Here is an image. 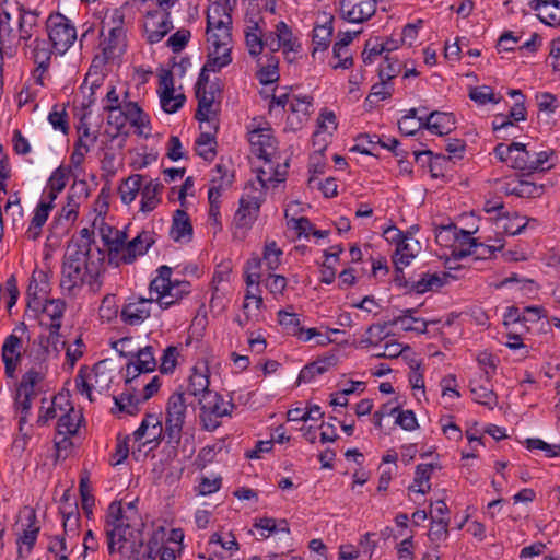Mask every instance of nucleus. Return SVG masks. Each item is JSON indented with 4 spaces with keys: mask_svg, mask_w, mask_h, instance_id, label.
<instances>
[{
    "mask_svg": "<svg viewBox=\"0 0 560 560\" xmlns=\"http://www.w3.org/2000/svg\"><path fill=\"white\" fill-rule=\"evenodd\" d=\"M432 525L430 532L428 534L429 538L432 541H439L443 538H446L448 535V520L443 517L436 518L435 516H431Z\"/></svg>",
    "mask_w": 560,
    "mask_h": 560,
    "instance_id": "obj_59",
    "label": "nucleus"
},
{
    "mask_svg": "<svg viewBox=\"0 0 560 560\" xmlns=\"http://www.w3.org/2000/svg\"><path fill=\"white\" fill-rule=\"evenodd\" d=\"M34 46L31 50V58L34 63L42 69V72H46L50 65L51 50L49 49L45 39H39L37 34L33 42Z\"/></svg>",
    "mask_w": 560,
    "mask_h": 560,
    "instance_id": "obj_34",
    "label": "nucleus"
},
{
    "mask_svg": "<svg viewBox=\"0 0 560 560\" xmlns=\"http://www.w3.org/2000/svg\"><path fill=\"white\" fill-rule=\"evenodd\" d=\"M261 199L257 196L246 195L240 200V208L237 209L234 221L238 228H248L257 219Z\"/></svg>",
    "mask_w": 560,
    "mask_h": 560,
    "instance_id": "obj_13",
    "label": "nucleus"
},
{
    "mask_svg": "<svg viewBox=\"0 0 560 560\" xmlns=\"http://www.w3.org/2000/svg\"><path fill=\"white\" fill-rule=\"evenodd\" d=\"M150 427L151 431L149 432V441H153L156 438H160L164 432V428L162 427L161 421L155 416L148 415L147 418L141 422L140 427L135 431V439L137 441L142 440L147 435Z\"/></svg>",
    "mask_w": 560,
    "mask_h": 560,
    "instance_id": "obj_37",
    "label": "nucleus"
},
{
    "mask_svg": "<svg viewBox=\"0 0 560 560\" xmlns=\"http://www.w3.org/2000/svg\"><path fill=\"white\" fill-rule=\"evenodd\" d=\"M100 232L109 255L120 254V249L124 247V242L127 238L126 233L106 224L101 228Z\"/></svg>",
    "mask_w": 560,
    "mask_h": 560,
    "instance_id": "obj_29",
    "label": "nucleus"
},
{
    "mask_svg": "<svg viewBox=\"0 0 560 560\" xmlns=\"http://www.w3.org/2000/svg\"><path fill=\"white\" fill-rule=\"evenodd\" d=\"M200 406V422L205 430L212 432L221 424L220 418L230 416L235 408L232 400L224 401L223 397L217 393H206L198 399Z\"/></svg>",
    "mask_w": 560,
    "mask_h": 560,
    "instance_id": "obj_2",
    "label": "nucleus"
},
{
    "mask_svg": "<svg viewBox=\"0 0 560 560\" xmlns=\"http://www.w3.org/2000/svg\"><path fill=\"white\" fill-rule=\"evenodd\" d=\"M125 30H117V27H109V35L101 45L103 49V61L114 59L120 55L125 47Z\"/></svg>",
    "mask_w": 560,
    "mask_h": 560,
    "instance_id": "obj_19",
    "label": "nucleus"
},
{
    "mask_svg": "<svg viewBox=\"0 0 560 560\" xmlns=\"http://www.w3.org/2000/svg\"><path fill=\"white\" fill-rule=\"evenodd\" d=\"M249 142L253 147V152L262 160H269L276 150V140L271 135L270 129H257L250 132Z\"/></svg>",
    "mask_w": 560,
    "mask_h": 560,
    "instance_id": "obj_14",
    "label": "nucleus"
},
{
    "mask_svg": "<svg viewBox=\"0 0 560 560\" xmlns=\"http://www.w3.org/2000/svg\"><path fill=\"white\" fill-rule=\"evenodd\" d=\"M290 110L293 115L296 116V121L294 117H288V124L293 129H299L302 126L303 120H307V117L311 115L312 107V98L311 97H296L293 96L290 101Z\"/></svg>",
    "mask_w": 560,
    "mask_h": 560,
    "instance_id": "obj_23",
    "label": "nucleus"
},
{
    "mask_svg": "<svg viewBox=\"0 0 560 560\" xmlns=\"http://www.w3.org/2000/svg\"><path fill=\"white\" fill-rule=\"evenodd\" d=\"M178 350L174 346H170L164 350L161 359L160 371L163 374L173 373L177 363Z\"/></svg>",
    "mask_w": 560,
    "mask_h": 560,
    "instance_id": "obj_63",
    "label": "nucleus"
},
{
    "mask_svg": "<svg viewBox=\"0 0 560 560\" xmlns=\"http://www.w3.org/2000/svg\"><path fill=\"white\" fill-rule=\"evenodd\" d=\"M448 277L446 272H443L442 276L438 273H423L421 279L411 282L410 291L422 294L431 290L440 289L446 283Z\"/></svg>",
    "mask_w": 560,
    "mask_h": 560,
    "instance_id": "obj_27",
    "label": "nucleus"
},
{
    "mask_svg": "<svg viewBox=\"0 0 560 560\" xmlns=\"http://www.w3.org/2000/svg\"><path fill=\"white\" fill-rule=\"evenodd\" d=\"M184 395L185 393L183 392H175L167 400L164 436L167 439L168 444L178 445L182 439L187 411Z\"/></svg>",
    "mask_w": 560,
    "mask_h": 560,
    "instance_id": "obj_3",
    "label": "nucleus"
},
{
    "mask_svg": "<svg viewBox=\"0 0 560 560\" xmlns=\"http://www.w3.org/2000/svg\"><path fill=\"white\" fill-rule=\"evenodd\" d=\"M190 31L186 28H180L170 36L167 39V46L171 47L173 52H180L190 39Z\"/></svg>",
    "mask_w": 560,
    "mask_h": 560,
    "instance_id": "obj_62",
    "label": "nucleus"
},
{
    "mask_svg": "<svg viewBox=\"0 0 560 560\" xmlns=\"http://www.w3.org/2000/svg\"><path fill=\"white\" fill-rule=\"evenodd\" d=\"M207 40L210 44L207 69H214L213 67H225L232 61L231 57V30H214L207 33Z\"/></svg>",
    "mask_w": 560,
    "mask_h": 560,
    "instance_id": "obj_5",
    "label": "nucleus"
},
{
    "mask_svg": "<svg viewBox=\"0 0 560 560\" xmlns=\"http://www.w3.org/2000/svg\"><path fill=\"white\" fill-rule=\"evenodd\" d=\"M358 143L352 148V151H359L362 154L373 155L375 145H380L381 138L377 135L362 133L357 137Z\"/></svg>",
    "mask_w": 560,
    "mask_h": 560,
    "instance_id": "obj_55",
    "label": "nucleus"
},
{
    "mask_svg": "<svg viewBox=\"0 0 560 560\" xmlns=\"http://www.w3.org/2000/svg\"><path fill=\"white\" fill-rule=\"evenodd\" d=\"M209 125H210V129H212L213 132L211 130L202 131L196 140V145H197L198 155H200L201 158H203L207 161H212L213 158L215 156L214 132L217 131L218 126L214 122L209 124Z\"/></svg>",
    "mask_w": 560,
    "mask_h": 560,
    "instance_id": "obj_28",
    "label": "nucleus"
},
{
    "mask_svg": "<svg viewBox=\"0 0 560 560\" xmlns=\"http://www.w3.org/2000/svg\"><path fill=\"white\" fill-rule=\"evenodd\" d=\"M48 37L52 48L65 54L77 39L73 23L61 13H51L46 21Z\"/></svg>",
    "mask_w": 560,
    "mask_h": 560,
    "instance_id": "obj_4",
    "label": "nucleus"
},
{
    "mask_svg": "<svg viewBox=\"0 0 560 560\" xmlns=\"http://www.w3.org/2000/svg\"><path fill=\"white\" fill-rule=\"evenodd\" d=\"M73 248H67L63 255L60 288L69 295H74L75 291L83 284H89L92 290L100 287L98 276L100 267L104 260L103 252L96 247L97 259L93 260L91 256H83L73 252Z\"/></svg>",
    "mask_w": 560,
    "mask_h": 560,
    "instance_id": "obj_1",
    "label": "nucleus"
},
{
    "mask_svg": "<svg viewBox=\"0 0 560 560\" xmlns=\"http://www.w3.org/2000/svg\"><path fill=\"white\" fill-rule=\"evenodd\" d=\"M245 42L250 56L257 57L261 54L264 49V39L261 33L258 32L257 23H254L252 27H247V31L245 32Z\"/></svg>",
    "mask_w": 560,
    "mask_h": 560,
    "instance_id": "obj_51",
    "label": "nucleus"
},
{
    "mask_svg": "<svg viewBox=\"0 0 560 560\" xmlns=\"http://www.w3.org/2000/svg\"><path fill=\"white\" fill-rule=\"evenodd\" d=\"M126 521H128V517L124 514L121 503L117 501L112 502L107 510L106 528H112Z\"/></svg>",
    "mask_w": 560,
    "mask_h": 560,
    "instance_id": "obj_61",
    "label": "nucleus"
},
{
    "mask_svg": "<svg viewBox=\"0 0 560 560\" xmlns=\"http://www.w3.org/2000/svg\"><path fill=\"white\" fill-rule=\"evenodd\" d=\"M407 241L408 236L396 247V250L393 255L394 264L409 265L410 260L416 257V252L419 247L418 241H415L413 244H410Z\"/></svg>",
    "mask_w": 560,
    "mask_h": 560,
    "instance_id": "obj_52",
    "label": "nucleus"
},
{
    "mask_svg": "<svg viewBox=\"0 0 560 560\" xmlns=\"http://www.w3.org/2000/svg\"><path fill=\"white\" fill-rule=\"evenodd\" d=\"M143 176L133 174L122 182L119 186V195L124 203H131L142 187Z\"/></svg>",
    "mask_w": 560,
    "mask_h": 560,
    "instance_id": "obj_35",
    "label": "nucleus"
},
{
    "mask_svg": "<svg viewBox=\"0 0 560 560\" xmlns=\"http://www.w3.org/2000/svg\"><path fill=\"white\" fill-rule=\"evenodd\" d=\"M196 97L198 100V108L195 114V118L200 121V124H213L215 114L212 112V105L214 103V94L212 91H207V89L195 92ZM202 128V125H200Z\"/></svg>",
    "mask_w": 560,
    "mask_h": 560,
    "instance_id": "obj_21",
    "label": "nucleus"
},
{
    "mask_svg": "<svg viewBox=\"0 0 560 560\" xmlns=\"http://www.w3.org/2000/svg\"><path fill=\"white\" fill-rule=\"evenodd\" d=\"M434 469L433 464H420L416 468V476L413 479V483L409 487V490L416 491L419 493H427L430 490V485L428 483L432 470Z\"/></svg>",
    "mask_w": 560,
    "mask_h": 560,
    "instance_id": "obj_40",
    "label": "nucleus"
},
{
    "mask_svg": "<svg viewBox=\"0 0 560 560\" xmlns=\"http://www.w3.org/2000/svg\"><path fill=\"white\" fill-rule=\"evenodd\" d=\"M276 35L282 44L283 54L296 51L300 47L298 39L293 36L291 28L281 21L276 25Z\"/></svg>",
    "mask_w": 560,
    "mask_h": 560,
    "instance_id": "obj_49",
    "label": "nucleus"
},
{
    "mask_svg": "<svg viewBox=\"0 0 560 560\" xmlns=\"http://www.w3.org/2000/svg\"><path fill=\"white\" fill-rule=\"evenodd\" d=\"M45 377V371L42 364L38 368H31L21 380V383L18 387L20 393H31L36 394L35 386L42 382Z\"/></svg>",
    "mask_w": 560,
    "mask_h": 560,
    "instance_id": "obj_44",
    "label": "nucleus"
},
{
    "mask_svg": "<svg viewBox=\"0 0 560 560\" xmlns=\"http://www.w3.org/2000/svg\"><path fill=\"white\" fill-rule=\"evenodd\" d=\"M170 235L175 242L183 240L190 241L192 236V225L185 210L177 209L174 212Z\"/></svg>",
    "mask_w": 560,
    "mask_h": 560,
    "instance_id": "obj_20",
    "label": "nucleus"
},
{
    "mask_svg": "<svg viewBox=\"0 0 560 560\" xmlns=\"http://www.w3.org/2000/svg\"><path fill=\"white\" fill-rule=\"evenodd\" d=\"M47 291L46 273L44 271H39L37 275L34 272L27 288V305L34 310L42 307L43 300H46Z\"/></svg>",
    "mask_w": 560,
    "mask_h": 560,
    "instance_id": "obj_15",
    "label": "nucleus"
},
{
    "mask_svg": "<svg viewBox=\"0 0 560 560\" xmlns=\"http://www.w3.org/2000/svg\"><path fill=\"white\" fill-rule=\"evenodd\" d=\"M278 322L288 335L298 337V335L304 332L301 320L295 313L281 310L278 312Z\"/></svg>",
    "mask_w": 560,
    "mask_h": 560,
    "instance_id": "obj_48",
    "label": "nucleus"
},
{
    "mask_svg": "<svg viewBox=\"0 0 560 560\" xmlns=\"http://www.w3.org/2000/svg\"><path fill=\"white\" fill-rule=\"evenodd\" d=\"M50 209V203H46L45 201L39 202L26 232L28 238L36 240L40 235L42 228L48 219V212Z\"/></svg>",
    "mask_w": 560,
    "mask_h": 560,
    "instance_id": "obj_39",
    "label": "nucleus"
},
{
    "mask_svg": "<svg viewBox=\"0 0 560 560\" xmlns=\"http://www.w3.org/2000/svg\"><path fill=\"white\" fill-rule=\"evenodd\" d=\"M502 189L506 195H514L520 198H537L545 191L542 184L532 179V174L526 173L508 179Z\"/></svg>",
    "mask_w": 560,
    "mask_h": 560,
    "instance_id": "obj_7",
    "label": "nucleus"
},
{
    "mask_svg": "<svg viewBox=\"0 0 560 560\" xmlns=\"http://www.w3.org/2000/svg\"><path fill=\"white\" fill-rule=\"evenodd\" d=\"M79 416L74 412L73 408L58 419L57 433L58 435H74L79 428Z\"/></svg>",
    "mask_w": 560,
    "mask_h": 560,
    "instance_id": "obj_53",
    "label": "nucleus"
},
{
    "mask_svg": "<svg viewBox=\"0 0 560 560\" xmlns=\"http://www.w3.org/2000/svg\"><path fill=\"white\" fill-rule=\"evenodd\" d=\"M209 384L208 375L194 369V372L189 376L187 393L199 399L206 395V393H212L209 390Z\"/></svg>",
    "mask_w": 560,
    "mask_h": 560,
    "instance_id": "obj_43",
    "label": "nucleus"
},
{
    "mask_svg": "<svg viewBox=\"0 0 560 560\" xmlns=\"http://www.w3.org/2000/svg\"><path fill=\"white\" fill-rule=\"evenodd\" d=\"M334 18L330 16L324 24L315 26L313 30V55L318 50H326L330 44L334 32Z\"/></svg>",
    "mask_w": 560,
    "mask_h": 560,
    "instance_id": "obj_31",
    "label": "nucleus"
},
{
    "mask_svg": "<svg viewBox=\"0 0 560 560\" xmlns=\"http://www.w3.org/2000/svg\"><path fill=\"white\" fill-rule=\"evenodd\" d=\"M469 97L474 102L485 105L487 103H499L500 98L495 97L492 88L488 85L475 86L469 91Z\"/></svg>",
    "mask_w": 560,
    "mask_h": 560,
    "instance_id": "obj_54",
    "label": "nucleus"
},
{
    "mask_svg": "<svg viewBox=\"0 0 560 560\" xmlns=\"http://www.w3.org/2000/svg\"><path fill=\"white\" fill-rule=\"evenodd\" d=\"M529 5L534 11L540 10L541 7L551 5L552 10L546 13V16L539 15V19L548 25L560 24V0H533Z\"/></svg>",
    "mask_w": 560,
    "mask_h": 560,
    "instance_id": "obj_41",
    "label": "nucleus"
},
{
    "mask_svg": "<svg viewBox=\"0 0 560 560\" xmlns=\"http://www.w3.org/2000/svg\"><path fill=\"white\" fill-rule=\"evenodd\" d=\"M470 392L475 396V400L488 407L489 409H493L498 404V397L493 389L487 385L478 384L476 381L470 382Z\"/></svg>",
    "mask_w": 560,
    "mask_h": 560,
    "instance_id": "obj_38",
    "label": "nucleus"
},
{
    "mask_svg": "<svg viewBox=\"0 0 560 560\" xmlns=\"http://www.w3.org/2000/svg\"><path fill=\"white\" fill-rule=\"evenodd\" d=\"M497 228L502 230L505 234L517 235L524 231L527 221L524 217L515 214L513 218H498Z\"/></svg>",
    "mask_w": 560,
    "mask_h": 560,
    "instance_id": "obj_50",
    "label": "nucleus"
},
{
    "mask_svg": "<svg viewBox=\"0 0 560 560\" xmlns=\"http://www.w3.org/2000/svg\"><path fill=\"white\" fill-rule=\"evenodd\" d=\"M36 396V394L31 393H20L16 390L15 404L18 409L20 410V424L26 422V417L30 413L32 407V399Z\"/></svg>",
    "mask_w": 560,
    "mask_h": 560,
    "instance_id": "obj_64",
    "label": "nucleus"
},
{
    "mask_svg": "<svg viewBox=\"0 0 560 560\" xmlns=\"http://www.w3.org/2000/svg\"><path fill=\"white\" fill-rule=\"evenodd\" d=\"M92 236L93 231L84 228L80 231L79 236L71 241L67 248H73V252H78L77 254L93 257L92 245L94 241Z\"/></svg>",
    "mask_w": 560,
    "mask_h": 560,
    "instance_id": "obj_45",
    "label": "nucleus"
},
{
    "mask_svg": "<svg viewBox=\"0 0 560 560\" xmlns=\"http://www.w3.org/2000/svg\"><path fill=\"white\" fill-rule=\"evenodd\" d=\"M136 530L131 527L128 521L119 523L118 525L106 528V536L108 539V551L114 553L115 551L124 552L126 544L132 541L136 544Z\"/></svg>",
    "mask_w": 560,
    "mask_h": 560,
    "instance_id": "obj_10",
    "label": "nucleus"
},
{
    "mask_svg": "<svg viewBox=\"0 0 560 560\" xmlns=\"http://www.w3.org/2000/svg\"><path fill=\"white\" fill-rule=\"evenodd\" d=\"M121 110L126 119L137 128H144L149 125V117L143 113L136 102L124 101Z\"/></svg>",
    "mask_w": 560,
    "mask_h": 560,
    "instance_id": "obj_36",
    "label": "nucleus"
},
{
    "mask_svg": "<svg viewBox=\"0 0 560 560\" xmlns=\"http://www.w3.org/2000/svg\"><path fill=\"white\" fill-rule=\"evenodd\" d=\"M135 392L136 388L129 386V388L120 394V396L114 397L115 405L120 411L127 412L129 415H135L138 411V405L142 401L135 395Z\"/></svg>",
    "mask_w": 560,
    "mask_h": 560,
    "instance_id": "obj_46",
    "label": "nucleus"
},
{
    "mask_svg": "<svg viewBox=\"0 0 560 560\" xmlns=\"http://www.w3.org/2000/svg\"><path fill=\"white\" fill-rule=\"evenodd\" d=\"M452 256L455 259H462L476 253L475 247L478 246L476 238L471 237V233L465 230H457L454 244L452 245Z\"/></svg>",
    "mask_w": 560,
    "mask_h": 560,
    "instance_id": "obj_22",
    "label": "nucleus"
},
{
    "mask_svg": "<svg viewBox=\"0 0 560 560\" xmlns=\"http://www.w3.org/2000/svg\"><path fill=\"white\" fill-rule=\"evenodd\" d=\"M173 27L171 12H166V14H163L162 20L159 23L145 24L148 42L150 44L161 42L164 36L173 30Z\"/></svg>",
    "mask_w": 560,
    "mask_h": 560,
    "instance_id": "obj_30",
    "label": "nucleus"
},
{
    "mask_svg": "<svg viewBox=\"0 0 560 560\" xmlns=\"http://www.w3.org/2000/svg\"><path fill=\"white\" fill-rule=\"evenodd\" d=\"M279 59L275 55L270 54L266 56L265 63H260V68L257 72L259 82L264 85L275 83L279 80Z\"/></svg>",
    "mask_w": 560,
    "mask_h": 560,
    "instance_id": "obj_32",
    "label": "nucleus"
},
{
    "mask_svg": "<svg viewBox=\"0 0 560 560\" xmlns=\"http://www.w3.org/2000/svg\"><path fill=\"white\" fill-rule=\"evenodd\" d=\"M163 186L159 180H149L145 185L142 184L141 191V207L140 210L143 212H151L156 208L160 202L158 197Z\"/></svg>",
    "mask_w": 560,
    "mask_h": 560,
    "instance_id": "obj_25",
    "label": "nucleus"
},
{
    "mask_svg": "<svg viewBox=\"0 0 560 560\" xmlns=\"http://www.w3.org/2000/svg\"><path fill=\"white\" fill-rule=\"evenodd\" d=\"M282 250L277 246L276 242H270L265 245L264 261L268 269L276 270L280 265V256Z\"/></svg>",
    "mask_w": 560,
    "mask_h": 560,
    "instance_id": "obj_60",
    "label": "nucleus"
},
{
    "mask_svg": "<svg viewBox=\"0 0 560 560\" xmlns=\"http://www.w3.org/2000/svg\"><path fill=\"white\" fill-rule=\"evenodd\" d=\"M424 126L435 135H447L455 128V117L452 113L432 112L425 118Z\"/></svg>",
    "mask_w": 560,
    "mask_h": 560,
    "instance_id": "obj_18",
    "label": "nucleus"
},
{
    "mask_svg": "<svg viewBox=\"0 0 560 560\" xmlns=\"http://www.w3.org/2000/svg\"><path fill=\"white\" fill-rule=\"evenodd\" d=\"M69 173V168L57 167L48 179V188L54 191H62L67 185Z\"/></svg>",
    "mask_w": 560,
    "mask_h": 560,
    "instance_id": "obj_58",
    "label": "nucleus"
},
{
    "mask_svg": "<svg viewBox=\"0 0 560 560\" xmlns=\"http://www.w3.org/2000/svg\"><path fill=\"white\" fill-rule=\"evenodd\" d=\"M336 364V358L334 355L319 359L305 365L299 374V383L311 382L316 375H322L329 370L330 366Z\"/></svg>",
    "mask_w": 560,
    "mask_h": 560,
    "instance_id": "obj_26",
    "label": "nucleus"
},
{
    "mask_svg": "<svg viewBox=\"0 0 560 560\" xmlns=\"http://www.w3.org/2000/svg\"><path fill=\"white\" fill-rule=\"evenodd\" d=\"M231 9L224 4L214 3L207 12V33L214 30H231Z\"/></svg>",
    "mask_w": 560,
    "mask_h": 560,
    "instance_id": "obj_16",
    "label": "nucleus"
},
{
    "mask_svg": "<svg viewBox=\"0 0 560 560\" xmlns=\"http://www.w3.org/2000/svg\"><path fill=\"white\" fill-rule=\"evenodd\" d=\"M159 275L155 277L149 287L150 294L156 293V302L160 308L165 310L175 304V301L165 302V299L174 295L176 287L171 281L172 269L168 266H161L158 270Z\"/></svg>",
    "mask_w": 560,
    "mask_h": 560,
    "instance_id": "obj_8",
    "label": "nucleus"
},
{
    "mask_svg": "<svg viewBox=\"0 0 560 560\" xmlns=\"http://www.w3.org/2000/svg\"><path fill=\"white\" fill-rule=\"evenodd\" d=\"M45 301V304L42 303L43 312L51 319L49 329L57 334V330L61 327V318L66 310V303L60 299Z\"/></svg>",
    "mask_w": 560,
    "mask_h": 560,
    "instance_id": "obj_33",
    "label": "nucleus"
},
{
    "mask_svg": "<svg viewBox=\"0 0 560 560\" xmlns=\"http://www.w3.org/2000/svg\"><path fill=\"white\" fill-rule=\"evenodd\" d=\"M154 304V298H139L130 300L122 306L120 318L125 324L137 326L142 324L151 315V307Z\"/></svg>",
    "mask_w": 560,
    "mask_h": 560,
    "instance_id": "obj_9",
    "label": "nucleus"
},
{
    "mask_svg": "<svg viewBox=\"0 0 560 560\" xmlns=\"http://www.w3.org/2000/svg\"><path fill=\"white\" fill-rule=\"evenodd\" d=\"M340 16L350 23H363L376 12L377 0H340Z\"/></svg>",
    "mask_w": 560,
    "mask_h": 560,
    "instance_id": "obj_6",
    "label": "nucleus"
},
{
    "mask_svg": "<svg viewBox=\"0 0 560 560\" xmlns=\"http://www.w3.org/2000/svg\"><path fill=\"white\" fill-rule=\"evenodd\" d=\"M415 308L404 310L400 315L394 317L390 320V326H399L404 331H415L417 334H425L428 325L431 322H427L421 318L413 316Z\"/></svg>",
    "mask_w": 560,
    "mask_h": 560,
    "instance_id": "obj_17",
    "label": "nucleus"
},
{
    "mask_svg": "<svg viewBox=\"0 0 560 560\" xmlns=\"http://www.w3.org/2000/svg\"><path fill=\"white\" fill-rule=\"evenodd\" d=\"M154 243V238L151 232L142 231L132 241L124 242V247L120 249V259L125 264L132 262L137 256L143 255Z\"/></svg>",
    "mask_w": 560,
    "mask_h": 560,
    "instance_id": "obj_12",
    "label": "nucleus"
},
{
    "mask_svg": "<svg viewBox=\"0 0 560 560\" xmlns=\"http://www.w3.org/2000/svg\"><path fill=\"white\" fill-rule=\"evenodd\" d=\"M535 150L529 149L527 144L516 143V149L513 156V168L535 173Z\"/></svg>",
    "mask_w": 560,
    "mask_h": 560,
    "instance_id": "obj_24",
    "label": "nucleus"
},
{
    "mask_svg": "<svg viewBox=\"0 0 560 560\" xmlns=\"http://www.w3.org/2000/svg\"><path fill=\"white\" fill-rule=\"evenodd\" d=\"M27 527L23 530V534L18 538V544L26 546V555H28L37 539L39 533V526L36 525V513L34 510H30L27 516Z\"/></svg>",
    "mask_w": 560,
    "mask_h": 560,
    "instance_id": "obj_42",
    "label": "nucleus"
},
{
    "mask_svg": "<svg viewBox=\"0 0 560 560\" xmlns=\"http://www.w3.org/2000/svg\"><path fill=\"white\" fill-rule=\"evenodd\" d=\"M22 340L14 334L9 335L2 346V360L8 377H14L18 364L21 361Z\"/></svg>",
    "mask_w": 560,
    "mask_h": 560,
    "instance_id": "obj_11",
    "label": "nucleus"
},
{
    "mask_svg": "<svg viewBox=\"0 0 560 560\" xmlns=\"http://www.w3.org/2000/svg\"><path fill=\"white\" fill-rule=\"evenodd\" d=\"M400 62L386 55L384 62L380 67L378 75L381 81H389L395 78L400 72Z\"/></svg>",
    "mask_w": 560,
    "mask_h": 560,
    "instance_id": "obj_57",
    "label": "nucleus"
},
{
    "mask_svg": "<svg viewBox=\"0 0 560 560\" xmlns=\"http://www.w3.org/2000/svg\"><path fill=\"white\" fill-rule=\"evenodd\" d=\"M185 95L178 94L174 95V93H161L160 102L162 109L167 114L176 113L185 102Z\"/></svg>",
    "mask_w": 560,
    "mask_h": 560,
    "instance_id": "obj_56",
    "label": "nucleus"
},
{
    "mask_svg": "<svg viewBox=\"0 0 560 560\" xmlns=\"http://www.w3.org/2000/svg\"><path fill=\"white\" fill-rule=\"evenodd\" d=\"M130 359H133L138 366L145 373L153 372L156 368V360L151 346L141 348L136 353L130 352Z\"/></svg>",
    "mask_w": 560,
    "mask_h": 560,
    "instance_id": "obj_47",
    "label": "nucleus"
}]
</instances>
